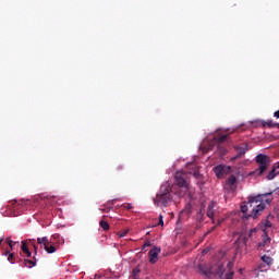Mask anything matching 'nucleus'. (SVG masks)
Listing matches in <instances>:
<instances>
[{
    "mask_svg": "<svg viewBox=\"0 0 279 279\" xmlns=\"http://www.w3.org/2000/svg\"><path fill=\"white\" fill-rule=\"evenodd\" d=\"M156 226H165V220H162V215H159V221L156 223Z\"/></svg>",
    "mask_w": 279,
    "mask_h": 279,
    "instance_id": "obj_23",
    "label": "nucleus"
},
{
    "mask_svg": "<svg viewBox=\"0 0 279 279\" xmlns=\"http://www.w3.org/2000/svg\"><path fill=\"white\" fill-rule=\"evenodd\" d=\"M22 267H27L28 269H32V267H36V262L32 259H24Z\"/></svg>",
    "mask_w": 279,
    "mask_h": 279,
    "instance_id": "obj_15",
    "label": "nucleus"
},
{
    "mask_svg": "<svg viewBox=\"0 0 279 279\" xmlns=\"http://www.w3.org/2000/svg\"><path fill=\"white\" fill-rule=\"evenodd\" d=\"M22 252L23 254H26L27 258L32 257V252H29V247L25 242L22 243Z\"/></svg>",
    "mask_w": 279,
    "mask_h": 279,
    "instance_id": "obj_17",
    "label": "nucleus"
},
{
    "mask_svg": "<svg viewBox=\"0 0 279 279\" xmlns=\"http://www.w3.org/2000/svg\"><path fill=\"white\" fill-rule=\"evenodd\" d=\"M173 187L169 182L163 183L160 186L159 193H157L156 197L154 198L155 206H165L167 207L173 196H171V192Z\"/></svg>",
    "mask_w": 279,
    "mask_h": 279,
    "instance_id": "obj_2",
    "label": "nucleus"
},
{
    "mask_svg": "<svg viewBox=\"0 0 279 279\" xmlns=\"http://www.w3.org/2000/svg\"><path fill=\"white\" fill-rule=\"evenodd\" d=\"M37 243L39 245H44V247H46L47 245H49V243H51V240H49V238H47V236L38 238Z\"/></svg>",
    "mask_w": 279,
    "mask_h": 279,
    "instance_id": "obj_14",
    "label": "nucleus"
},
{
    "mask_svg": "<svg viewBox=\"0 0 279 279\" xmlns=\"http://www.w3.org/2000/svg\"><path fill=\"white\" fill-rule=\"evenodd\" d=\"M177 195L184 197L189 193V175L186 173H175Z\"/></svg>",
    "mask_w": 279,
    "mask_h": 279,
    "instance_id": "obj_4",
    "label": "nucleus"
},
{
    "mask_svg": "<svg viewBox=\"0 0 279 279\" xmlns=\"http://www.w3.org/2000/svg\"><path fill=\"white\" fill-rule=\"evenodd\" d=\"M160 254V247L158 246H154L149 252H148V256H149V263H151V265L156 264L158 262V255Z\"/></svg>",
    "mask_w": 279,
    "mask_h": 279,
    "instance_id": "obj_7",
    "label": "nucleus"
},
{
    "mask_svg": "<svg viewBox=\"0 0 279 279\" xmlns=\"http://www.w3.org/2000/svg\"><path fill=\"white\" fill-rule=\"evenodd\" d=\"M7 243H8V245L11 247V250H12V247H13V245H14V241H12V240H10V238H7Z\"/></svg>",
    "mask_w": 279,
    "mask_h": 279,
    "instance_id": "obj_26",
    "label": "nucleus"
},
{
    "mask_svg": "<svg viewBox=\"0 0 279 279\" xmlns=\"http://www.w3.org/2000/svg\"><path fill=\"white\" fill-rule=\"evenodd\" d=\"M234 245H236V247H243V245H247V236L240 235Z\"/></svg>",
    "mask_w": 279,
    "mask_h": 279,
    "instance_id": "obj_12",
    "label": "nucleus"
},
{
    "mask_svg": "<svg viewBox=\"0 0 279 279\" xmlns=\"http://www.w3.org/2000/svg\"><path fill=\"white\" fill-rule=\"evenodd\" d=\"M145 247H151V242L150 241H146L144 246H143V250H145Z\"/></svg>",
    "mask_w": 279,
    "mask_h": 279,
    "instance_id": "obj_28",
    "label": "nucleus"
},
{
    "mask_svg": "<svg viewBox=\"0 0 279 279\" xmlns=\"http://www.w3.org/2000/svg\"><path fill=\"white\" fill-rule=\"evenodd\" d=\"M274 117H276V119H279V110L275 111Z\"/></svg>",
    "mask_w": 279,
    "mask_h": 279,
    "instance_id": "obj_31",
    "label": "nucleus"
},
{
    "mask_svg": "<svg viewBox=\"0 0 279 279\" xmlns=\"http://www.w3.org/2000/svg\"><path fill=\"white\" fill-rule=\"evenodd\" d=\"M226 186L231 189V191H234L236 189V177L234 174H231L227 181H226Z\"/></svg>",
    "mask_w": 279,
    "mask_h": 279,
    "instance_id": "obj_9",
    "label": "nucleus"
},
{
    "mask_svg": "<svg viewBox=\"0 0 279 279\" xmlns=\"http://www.w3.org/2000/svg\"><path fill=\"white\" fill-rule=\"evenodd\" d=\"M234 149L238 151L236 156L231 158V160H236L238 158H243L247 151V144L244 146H234Z\"/></svg>",
    "mask_w": 279,
    "mask_h": 279,
    "instance_id": "obj_8",
    "label": "nucleus"
},
{
    "mask_svg": "<svg viewBox=\"0 0 279 279\" xmlns=\"http://www.w3.org/2000/svg\"><path fill=\"white\" fill-rule=\"evenodd\" d=\"M1 243H3V238H0V245H1Z\"/></svg>",
    "mask_w": 279,
    "mask_h": 279,
    "instance_id": "obj_35",
    "label": "nucleus"
},
{
    "mask_svg": "<svg viewBox=\"0 0 279 279\" xmlns=\"http://www.w3.org/2000/svg\"><path fill=\"white\" fill-rule=\"evenodd\" d=\"M60 235L59 234H53L52 239H58Z\"/></svg>",
    "mask_w": 279,
    "mask_h": 279,
    "instance_id": "obj_32",
    "label": "nucleus"
},
{
    "mask_svg": "<svg viewBox=\"0 0 279 279\" xmlns=\"http://www.w3.org/2000/svg\"><path fill=\"white\" fill-rule=\"evenodd\" d=\"M204 274H205V276H208V274H210V271L205 270Z\"/></svg>",
    "mask_w": 279,
    "mask_h": 279,
    "instance_id": "obj_33",
    "label": "nucleus"
},
{
    "mask_svg": "<svg viewBox=\"0 0 279 279\" xmlns=\"http://www.w3.org/2000/svg\"><path fill=\"white\" fill-rule=\"evenodd\" d=\"M123 206V208H125L126 210H132V204H123L122 205Z\"/></svg>",
    "mask_w": 279,
    "mask_h": 279,
    "instance_id": "obj_27",
    "label": "nucleus"
},
{
    "mask_svg": "<svg viewBox=\"0 0 279 279\" xmlns=\"http://www.w3.org/2000/svg\"><path fill=\"white\" fill-rule=\"evenodd\" d=\"M254 232H256V229H251L248 232V239H251L252 234H254Z\"/></svg>",
    "mask_w": 279,
    "mask_h": 279,
    "instance_id": "obj_29",
    "label": "nucleus"
},
{
    "mask_svg": "<svg viewBox=\"0 0 279 279\" xmlns=\"http://www.w3.org/2000/svg\"><path fill=\"white\" fill-rule=\"evenodd\" d=\"M255 162L258 167L253 172V174L257 177L265 175V173L267 172V169H269L271 165V157L265 154H259L255 157Z\"/></svg>",
    "mask_w": 279,
    "mask_h": 279,
    "instance_id": "obj_3",
    "label": "nucleus"
},
{
    "mask_svg": "<svg viewBox=\"0 0 279 279\" xmlns=\"http://www.w3.org/2000/svg\"><path fill=\"white\" fill-rule=\"evenodd\" d=\"M44 250L47 252V254H56V252H58V247L51 244V242L44 246Z\"/></svg>",
    "mask_w": 279,
    "mask_h": 279,
    "instance_id": "obj_13",
    "label": "nucleus"
},
{
    "mask_svg": "<svg viewBox=\"0 0 279 279\" xmlns=\"http://www.w3.org/2000/svg\"><path fill=\"white\" fill-rule=\"evenodd\" d=\"M272 169H275V171H276L277 169H279V161L274 165Z\"/></svg>",
    "mask_w": 279,
    "mask_h": 279,
    "instance_id": "obj_30",
    "label": "nucleus"
},
{
    "mask_svg": "<svg viewBox=\"0 0 279 279\" xmlns=\"http://www.w3.org/2000/svg\"><path fill=\"white\" fill-rule=\"evenodd\" d=\"M276 175H279V171L276 172V168H272L268 174L266 175V180H274L276 178Z\"/></svg>",
    "mask_w": 279,
    "mask_h": 279,
    "instance_id": "obj_16",
    "label": "nucleus"
},
{
    "mask_svg": "<svg viewBox=\"0 0 279 279\" xmlns=\"http://www.w3.org/2000/svg\"><path fill=\"white\" fill-rule=\"evenodd\" d=\"M9 263H11L12 265H14V253H11L8 257Z\"/></svg>",
    "mask_w": 279,
    "mask_h": 279,
    "instance_id": "obj_22",
    "label": "nucleus"
},
{
    "mask_svg": "<svg viewBox=\"0 0 279 279\" xmlns=\"http://www.w3.org/2000/svg\"><path fill=\"white\" fill-rule=\"evenodd\" d=\"M258 124L262 125V128H278L279 130V123H275L271 120H267V121L260 120Z\"/></svg>",
    "mask_w": 279,
    "mask_h": 279,
    "instance_id": "obj_10",
    "label": "nucleus"
},
{
    "mask_svg": "<svg viewBox=\"0 0 279 279\" xmlns=\"http://www.w3.org/2000/svg\"><path fill=\"white\" fill-rule=\"evenodd\" d=\"M270 241H271V239H269V236L265 235L264 240L258 243V247H265V245H267V243H270Z\"/></svg>",
    "mask_w": 279,
    "mask_h": 279,
    "instance_id": "obj_19",
    "label": "nucleus"
},
{
    "mask_svg": "<svg viewBox=\"0 0 279 279\" xmlns=\"http://www.w3.org/2000/svg\"><path fill=\"white\" fill-rule=\"evenodd\" d=\"M121 171H123V166L122 165L117 166L116 173H121Z\"/></svg>",
    "mask_w": 279,
    "mask_h": 279,
    "instance_id": "obj_25",
    "label": "nucleus"
},
{
    "mask_svg": "<svg viewBox=\"0 0 279 279\" xmlns=\"http://www.w3.org/2000/svg\"><path fill=\"white\" fill-rule=\"evenodd\" d=\"M221 153H222V154H226V150H225V149H222V150H221Z\"/></svg>",
    "mask_w": 279,
    "mask_h": 279,
    "instance_id": "obj_36",
    "label": "nucleus"
},
{
    "mask_svg": "<svg viewBox=\"0 0 279 279\" xmlns=\"http://www.w3.org/2000/svg\"><path fill=\"white\" fill-rule=\"evenodd\" d=\"M99 226L102 230H110V225L105 220H100Z\"/></svg>",
    "mask_w": 279,
    "mask_h": 279,
    "instance_id": "obj_20",
    "label": "nucleus"
},
{
    "mask_svg": "<svg viewBox=\"0 0 279 279\" xmlns=\"http://www.w3.org/2000/svg\"><path fill=\"white\" fill-rule=\"evenodd\" d=\"M262 260L263 263H265L266 265H271L274 263V258H271L270 256L267 255H263L262 256Z\"/></svg>",
    "mask_w": 279,
    "mask_h": 279,
    "instance_id": "obj_18",
    "label": "nucleus"
},
{
    "mask_svg": "<svg viewBox=\"0 0 279 279\" xmlns=\"http://www.w3.org/2000/svg\"><path fill=\"white\" fill-rule=\"evenodd\" d=\"M214 171L216 173V177L221 179L226 175V173H228L230 171V167L228 166H223V165H219V166H216L214 168Z\"/></svg>",
    "mask_w": 279,
    "mask_h": 279,
    "instance_id": "obj_6",
    "label": "nucleus"
},
{
    "mask_svg": "<svg viewBox=\"0 0 279 279\" xmlns=\"http://www.w3.org/2000/svg\"><path fill=\"white\" fill-rule=\"evenodd\" d=\"M226 141H228V135L215 136L214 140L209 143L208 148L203 147L204 154H206L207 151H210L214 145H217L218 148L221 147V143H226Z\"/></svg>",
    "mask_w": 279,
    "mask_h": 279,
    "instance_id": "obj_5",
    "label": "nucleus"
},
{
    "mask_svg": "<svg viewBox=\"0 0 279 279\" xmlns=\"http://www.w3.org/2000/svg\"><path fill=\"white\" fill-rule=\"evenodd\" d=\"M271 218H272V216L269 215V216L267 217V219L264 220V228H271V221L269 220V219H271Z\"/></svg>",
    "mask_w": 279,
    "mask_h": 279,
    "instance_id": "obj_21",
    "label": "nucleus"
},
{
    "mask_svg": "<svg viewBox=\"0 0 279 279\" xmlns=\"http://www.w3.org/2000/svg\"><path fill=\"white\" fill-rule=\"evenodd\" d=\"M274 193H265L259 194L255 196H250L247 203H243L241 205V210L243 213V217L245 219H256L259 217V215L267 208V205H269L270 202L274 201L271 197Z\"/></svg>",
    "mask_w": 279,
    "mask_h": 279,
    "instance_id": "obj_1",
    "label": "nucleus"
},
{
    "mask_svg": "<svg viewBox=\"0 0 279 279\" xmlns=\"http://www.w3.org/2000/svg\"><path fill=\"white\" fill-rule=\"evenodd\" d=\"M207 217L213 219L215 217V202H210L207 207Z\"/></svg>",
    "mask_w": 279,
    "mask_h": 279,
    "instance_id": "obj_11",
    "label": "nucleus"
},
{
    "mask_svg": "<svg viewBox=\"0 0 279 279\" xmlns=\"http://www.w3.org/2000/svg\"><path fill=\"white\" fill-rule=\"evenodd\" d=\"M128 232H129L128 230H124V231L119 232L118 235L120 239H123V236H125L128 234Z\"/></svg>",
    "mask_w": 279,
    "mask_h": 279,
    "instance_id": "obj_24",
    "label": "nucleus"
},
{
    "mask_svg": "<svg viewBox=\"0 0 279 279\" xmlns=\"http://www.w3.org/2000/svg\"><path fill=\"white\" fill-rule=\"evenodd\" d=\"M116 202H117V198L112 199V201H111V204H116Z\"/></svg>",
    "mask_w": 279,
    "mask_h": 279,
    "instance_id": "obj_34",
    "label": "nucleus"
}]
</instances>
